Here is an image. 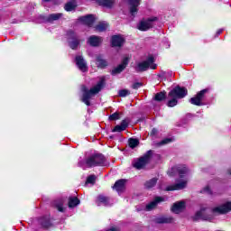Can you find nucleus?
<instances>
[{"label": "nucleus", "mask_w": 231, "mask_h": 231, "mask_svg": "<svg viewBox=\"0 0 231 231\" xmlns=\"http://www.w3.org/2000/svg\"><path fill=\"white\" fill-rule=\"evenodd\" d=\"M231 212V202L226 201L221 204L218 207L210 209L208 208H202L199 211H198L195 216L193 217V221H212L214 217L212 214H228Z\"/></svg>", "instance_id": "1"}, {"label": "nucleus", "mask_w": 231, "mask_h": 231, "mask_svg": "<svg viewBox=\"0 0 231 231\" xmlns=\"http://www.w3.org/2000/svg\"><path fill=\"white\" fill-rule=\"evenodd\" d=\"M168 174L169 176L179 174L180 180H177V183L166 187L165 190L168 192L171 190H183V189L187 187V183L189 182V179H187V176L189 175V168H187L185 164L173 166L168 171Z\"/></svg>", "instance_id": "2"}, {"label": "nucleus", "mask_w": 231, "mask_h": 231, "mask_svg": "<svg viewBox=\"0 0 231 231\" xmlns=\"http://www.w3.org/2000/svg\"><path fill=\"white\" fill-rule=\"evenodd\" d=\"M104 86H106V76H102L97 84L90 89L88 88L86 85L81 86V102H83V104H86V106H91V98H93L95 95H98V93L102 91V88H104Z\"/></svg>", "instance_id": "3"}, {"label": "nucleus", "mask_w": 231, "mask_h": 231, "mask_svg": "<svg viewBox=\"0 0 231 231\" xmlns=\"http://www.w3.org/2000/svg\"><path fill=\"white\" fill-rule=\"evenodd\" d=\"M78 165L86 171V169H91L92 167H106L107 161L101 153H92L85 160L80 159Z\"/></svg>", "instance_id": "4"}, {"label": "nucleus", "mask_w": 231, "mask_h": 231, "mask_svg": "<svg viewBox=\"0 0 231 231\" xmlns=\"http://www.w3.org/2000/svg\"><path fill=\"white\" fill-rule=\"evenodd\" d=\"M187 88L180 86L171 89L168 94V97L171 98L167 103L168 107H174L175 106H178V98H185V97H187Z\"/></svg>", "instance_id": "5"}, {"label": "nucleus", "mask_w": 231, "mask_h": 231, "mask_svg": "<svg viewBox=\"0 0 231 231\" xmlns=\"http://www.w3.org/2000/svg\"><path fill=\"white\" fill-rule=\"evenodd\" d=\"M156 69V64H154V57L150 56L144 61L139 62L135 67V71L141 73L142 71H147L149 69Z\"/></svg>", "instance_id": "6"}, {"label": "nucleus", "mask_w": 231, "mask_h": 231, "mask_svg": "<svg viewBox=\"0 0 231 231\" xmlns=\"http://www.w3.org/2000/svg\"><path fill=\"white\" fill-rule=\"evenodd\" d=\"M67 41L71 50H77L79 46H80V38H79L77 32L73 31L67 32Z\"/></svg>", "instance_id": "7"}, {"label": "nucleus", "mask_w": 231, "mask_h": 231, "mask_svg": "<svg viewBox=\"0 0 231 231\" xmlns=\"http://www.w3.org/2000/svg\"><path fill=\"white\" fill-rule=\"evenodd\" d=\"M151 156H152V150H149L143 157H140L134 163V167L138 170L143 169L147 162L151 161Z\"/></svg>", "instance_id": "8"}, {"label": "nucleus", "mask_w": 231, "mask_h": 231, "mask_svg": "<svg viewBox=\"0 0 231 231\" xmlns=\"http://www.w3.org/2000/svg\"><path fill=\"white\" fill-rule=\"evenodd\" d=\"M207 93H208V89H202L195 97L189 99L190 104L193 106H203V98H205V94Z\"/></svg>", "instance_id": "9"}, {"label": "nucleus", "mask_w": 231, "mask_h": 231, "mask_svg": "<svg viewBox=\"0 0 231 231\" xmlns=\"http://www.w3.org/2000/svg\"><path fill=\"white\" fill-rule=\"evenodd\" d=\"M96 204L97 207H111L113 205V199L109 197H106L104 195H98L96 199Z\"/></svg>", "instance_id": "10"}, {"label": "nucleus", "mask_w": 231, "mask_h": 231, "mask_svg": "<svg viewBox=\"0 0 231 231\" xmlns=\"http://www.w3.org/2000/svg\"><path fill=\"white\" fill-rule=\"evenodd\" d=\"M129 5V10L132 17H134L138 14V6H140V2L142 0H126Z\"/></svg>", "instance_id": "11"}, {"label": "nucleus", "mask_w": 231, "mask_h": 231, "mask_svg": "<svg viewBox=\"0 0 231 231\" xmlns=\"http://www.w3.org/2000/svg\"><path fill=\"white\" fill-rule=\"evenodd\" d=\"M154 21H156V18L142 21L138 24V30H140L141 32H147V30H149L150 28H152V23H154Z\"/></svg>", "instance_id": "12"}, {"label": "nucleus", "mask_w": 231, "mask_h": 231, "mask_svg": "<svg viewBox=\"0 0 231 231\" xmlns=\"http://www.w3.org/2000/svg\"><path fill=\"white\" fill-rule=\"evenodd\" d=\"M76 65L79 68L80 71L83 73H86L88 71V63L86 62V60H84V57L82 56H76Z\"/></svg>", "instance_id": "13"}, {"label": "nucleus", "mask_w": 231, "mask_h": 231, "mask_svg": "<svg viewBox=\"0 0 231 231\" xmlns=\"http://www.w3.org/2000/svg\"><path fill=\"white\" fill-rule=\"evenodd\" d=\"M128 64H129V58L127 57L124 58L122 63L112 70L111 72L112 75H118L119 73H122L125 68H127Z\"/></svg>", "instance_id": "14"}, {"label": "nucleus", "mask_w": 231, "mask_h": 231, "mask_svg": "<svg viewBox=\"0 0 231 231\" xmlns=\"http://www.w3.org/2000/svg\"><path fill=\"white\" fill-rule=\"evenodd\" d=\"M79 23H82V24L91 27L95 23V16H93V14H88L86 16L79 17Z\"/></svg>", "instance_id": "15"}, {"label": "nucleus", "mask_w": 231, "mask_h": 231, "mask_svg": "<svg viewBox=\"0 0 231 231\" xmlns=\"http://www.w3.org/2000/svg\"><path fill=\"white\" fill-rule=\"evenodd\" d=\"M102 37L92 35L88 39V44H89L93 48H97L100 46V44H102Z\"/></svg>", "instance_id": "16"}, {"label": "nucleus", "mask_w": 231, "mask_h": 231, "mask_svg": "<svg viewBox=\"0 0 231 231\" xmlns=\"http://www.w3.org/2000/svg\"><path fill=\"white\" fill-rule=\"evenodd\" d=\"M64 14L62 13L51 14L48 16L43 17L44 23H53L54 21H59V19H62Z\"/></svg>", "instance_id": "17"}, {"label": "nucleus", "mask_w": 231, "mask_h": 231, "mask_svg": "<svg viewBox=\"0 0 231 231\" xmlns=\"http://www.w3.org/2000/svg\"><path fill=\"white\" fill-rule=\"evenodd\" d=\"M39 225H41L42 228H50L51 226V219L50 216L42 217L38 219Z\"/></svg>", "instance_id": "18"}, {"label": "nucleus", "mask_w": 231, "mask_h": 231, "mask_svg": "<svg viewBox=\"0 0 231 231\" xmlns=\"http://www.w3.org/2000/svg\"><path fill=\"white\" fill-rule=\"evenodd\" d=\"M96 64L97 68H100L101 69H104V68H107V60L104 59V56L102 54H98L96 56Z\"/></svg>", "instance_id": "19"}, {"label": "nucleus", "mask_w": 231, "mask_h": 231, "mask_svg": "<svg viewBox=\"0 0 231 231\" xmlns=\"http://www.w3.org/2000/svg\"><path fill=\"white\" fill-rule=\"evenodd\" d=\"M125 40L121 35H115L112 37V46L120 48L124 45Z\"/></svg>", "instance_id": "20"}, {"label": "nucleus", "mask_w": 231, "mask_h": 231, "mask_svg": "<svg viewBox=\"0 0 231 231\" xmlns=\"http://www.w3.org/2000/svg\"><path fill=\"white\" fill-rule=\"evenodd\" d=\"M129 126V122L127 120H123L120 125L115 126L112 130L113 133H122V131H125Z\"/></svg>", "instance_id": "21"}, {"label": "nucleus", "mask_w": 231, "mask_h": 231, "mask_svg": "<svg viewBox=\"0 0 231 231\" xmlns=\"http://www.w3.org/2000/svg\"><path fill=\"white\" fill-rule=\"evenodd\" d=\"M162 201H165V199L162 197H157L152 202H150L148 205H146V210L149 212L152 210V208H155V207L158 205V203H162Z\"/></svg>", "instance_id": "22"}, {"label": "nucleus", "mask_w": 231, "mask_h": 231, "mask_svg": "<svg viewBox=\"0 0 231 231\" xmlns=\"http://www.w3.org/2000/svg\"><path fill=\"white\" fill-rule=\"evenodd\" d=\"M185 208V202L180 201L173 204L171 208V212L174 214H180V212H182V210Z\"/></svg>", "instance_id": "23"}, {"label": "nucleus", "mask_w": 231, "mask_h": 231, "mask_svg": "<svg viewBox=\"0 0 231 231\" xmlns=\"http://www.w3.org/2000/svg\"><path fill=\"white\" fill-rule=\"evenodd\" d=\"M172 221H174V218L171 216H162L155 218V223H158L159 225H163L165 223H172Z\"/></svg>", "instance_id": "24"}, {"label": "nucleus", "mask_w": 231, "mask_h": 231, "mask_svg": "<svg viewBox=\"0 0 231 231\" xmlns=\"http://www.w3.org/2000/svg\"><path fill=\"white\" fill-rule=\"evenodd\" d=\"M53 206L59 212H65L66 208H64V199H58L53 201Z\"/></svg>", "instance_id": "25"}, {"label": "nucleus", "mask_w": 231, "mask_h": 231, "mask_svg": "<svg viewBox=\"0 0 231 231\" xmlns=\"http://www.w3.org/2000/svg\"><path fill=\"white\" fill-rule=\"evenodd\" d=\"M125 182H126V180L124 179H121V180L116 181V183L114 185V189H116V190L117 192L124 191V189H125Z\"/></svg>", "instance_id": "26"}, {"label": "nucleus", "mask_w": 231, "mask_h": 231, "mask_svg": "<svg viewBox=\"0 0 231 231\" xmlns=\"http://www.w3.org/2000/svg\"><path fill=\"white\" fill-rule=\"evenodd\" d=\"M78 205H80V200L77 197H70L69 199V208H75Z\"/></svg>", "instance_id": "27"}, {"label": "nucleus", "mask_w": 231, "mask_h": 231, "mask_svg": "<svg viewBox=\"0 0 231 231\" xmlns=\"http://www.w3.org/2000/svg\"><path fill=\"white\" fill-rule=\"evenodd\" d=\"M96 3H98L100 6H106V8H111L113 6V4L115 3V0H95Z\"/></svg>", "instance_id": "28"}, {"label": "nucleus", "mask_w": 231, "mask_h": 231, "mask_svg": "<svg viewBox=\"0 0 231 231\" xmlns=\"http://www.w3.org/2000/svg\"><path fill=\"white\" fill-rule=\"evenodd\" d=\"M75 8H77V1L75 0H72L67 3L64 6V9L66 10V12H73Z\"/></svg>", "instance_id": "29"}, {"label": "nucleus", "mask_w": 231, "mask_h": 231, "mask_svg": "<svg viewBox=\"0 0 231 231\" xmlns=\"http://www.w3.org/2000/svg\"><path fill=\"white\" fill-rule=\"evenodd\" d=\"M107 23L106 22H100L97 25H96L97 32H106L107 30Z\"/></svg>", "instance_id": "30"}, {"label": "nucleus", "mask_w": 231, "mask_h": 231, "mask_svg": "<svg viewBox=\"0 0 231 231\" xmlns=\"http://www.w3.org/2000/svg\"><path fill=\"white\" fill-rule=\"evenodd\" d=\"M156 183H158V179L152 178L150 180H147L144 184L145 189H152L156 186Z\"/></svg>", "instance_id": "31"}, {"label": "nucleus", "mask_w": 231, "mask_h": 231, "mask_svg": "<svg viewBox=\"0 0 231 231\" xmlns=\"http://www.w3.org/2000/svg\"><path fill=\"white\" fill-rule=\"evenodd\" d=\"M128 143H129V147H131V149H134V147H138L140 141H138V139L130 138Z\"/></svg>", "instance_id": "32"}, {"label": "nucleus", "mask_w": 231, "mask_h": 231, "mask_svg": "<svg viewBox=\"0 0 231 231\" xmlns=\"http://www.w3.org/2000/svg\"><path fill=\"white\" fill-rule=\"evenodd\" d=\"M165 92H160L155 95L154 100H156L157 102H162V100H165Z\"/></svg>", "instance_id": "33"}, {"label": "nucleus", "mask_w": 231, "mask_h": 231, "mask_svg": "<svg viewBox=\"0 0 231 231\" xmlns=\"http://www.w3.org/2000/svg\"><path fill=\"white\" fill-rule=\"evenodd\" d=\"M172 142V138H165L162 141L157 143V147H162V145H167V143H171Z\"/></svg>", "instance_id": "34"}, {"label": "nucleus", "mask_w": 231, "mask_h": 231, "mask_svg": "<svg viewBox=\"0 0 231 231\" xmlns=\"http://www.w3.org/2000/svg\"><path fill=\"white\" fill-rule=\"evenodd\" d=\"M128 95H131V92L128 89H121L118 91L119 97H127Z\"/></svg>", "instance_id": "35"}, {"label": "nucleus", "mask_w": 231, "mask_h": 231, "mask_svg": "<svg viewBox=\"0 0 231 231\" xmlns=\"http://www.w3.org/2000/svg\"><path fill=\"white\" fill-rule=\"evenodd\" d=\"M119 119H120V114H118V112H116L109 116V120H119Z\"/></svg>", "instance_id": "36"}, {"label": "nucleus", "mask_w": 231, "mask_h": 231, "mask_svg": "<svg viewBox=\"0 0 231 231\" xmlns=\"http://www.w3.org/2000/svg\"><path fill=\"white\" fill-rule=\"evenodd\" d=\"M97 180V177L95 175H90L87 178L86 183H95V180Z\"/></svg>", "instance_id": "37"}, {"label": "nucleus", "mask_w": 231, "mask_h": 231, "mask_svg": "<svg viewBox=\"0 0 231 231\" xmlns=\"http://www.w3.org/2000/svg\"><path fill=\"white\" fill-rule=\"evenodd\" d=\"M201 192H203L204 194L212 195V189H210V187L208 186L205 187Z\"/></svg>", "instance_id": "38"}, {"label": "nucleus", "mask_w": 231, "mask_h": 231, "mask_svg": "<svg viewBox=\"0 0 231 231\" xmlns=\"http://www.w3.org/2000/svg\"><path fill=\"white\" fill-rule=\"evenodd\" d=\"M143 84L141 82H135L133 84L132 88L133 89H140L142 88Z\"/></svg>", "instance_id": "39"}, {"label": "nucleus", "mask_w": 231, "mask_h": 231, "mask_svg": "<svg viewBox=\"0 0 231 231\" xmlns=\"http://www.w3.org/2000/svg\"><path fill=\"white\" fill-rule=\"evenodd\" d=\"M167 75H169V74H167V72H161L159 74V77H160V79H167Z\"/></svg>", "instance_id": "40"}, {"label": "nucleus", "mask_w": 231, "mask_h": 231, "mask_svg": "<svg viewBox=\"0 0 231 231\" xmlns=\"http://www.w3.org/2000/svg\"><path fill=\"white\" fill-rule=\"evenodd\" d=\"M222 33H223V29H219V30L217 32V36L221 35Z\"/></svg>", "instance_id": "41"}, {"label": "nucleus", "mask_w": 231, "mask_h": 231, "mask_svg": "<svg viewBox=\"0 0 231 231\" xmlns=\"http://www.w3.org/2000/svg\"><path fill=\"white\" fill-rule=\"evenodd\" d=\"M152 134H156V129L153 128V129L152 130Z\"/></svg>", "instance_id": "42"}, {"label": "nucleus", "mask_w": 231, "mask_h": 231, "mask_svg": "<svg viewBox=\"0 0 231 231\" xmlns=\"http://www.w3.org/2000/svg\"><path fill=\"white\" fill-rule=\"evenodd\" d=\"M227 174H229V176H231V168H229V169L227 170Z\"/></svg>", "instance_id": "43"}]
</instances>
